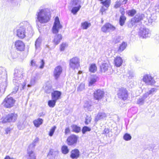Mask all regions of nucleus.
I'll return each mask as SVG.
<instances>
[{"label": "nucleus", "mask_w": 159, "mask_h": 159, "mask_svg": "<svg viewBox=\"0 0 159 159\" xmlns=\"http://www.w3.org/2000/svg\"><path fill=\"white\" fill-rule=\"evenodd\" d=\"M20 25L16 31V35L19 38L23 39L26 36L30 37L33 36V31L28 22L24 21L20 24Z\"/></svg>", "instance_id": "f257e3e1"}, {"label": "nucleus", "mask_w": 159, "mask_h": 159, "mask_svg": "<svg viewBox=\"0 0 159 159\" xmlns=\"http://www.w3.org/2000/svg\"><path fill=\"white\" fill-rule=\"evenodd\" d=\"M14 71L13 81L16 87L15 88V92H12L14 93L17 92L19 88L20 90L24 89L26 84L25 80L23 79L22 71L15 70Z\"/></svg>", "instance_id": "f03ea898"}, {"label": "nucleus", "mask_w": 159, "mask_h": 159, "mask_svg": "<svg viewBox=\"0 0 159 159\" xmlns=\"http://www.w3.org/2000/svg\"><path fill=\"white\" fill-rule=\"evenodd\" d=\"M36 22L40 24L48 22L50 18L49 16V10L44 6H41L37 11L35 14Z\"/></svg>", "instance_id": "7ed1b4c3"}, {"label": "nucleus", "mask_w": 159, "mask_h": 159, "mask_svg": "<svg viewBox=\"0 0 159 159\" xmlns=\"http://www.w3.org/2000/svg\"><path fill=\"white\" fill-rule=\"evenodd\" d=\"M39 140V138H36L34 140L33 142L29 146L27 149L28 159H36V156L33 150Z\"/></svg>", "instance_id": "20e7f679"}, {"label": "nucleus", "mask_w": 159, "mask_h": 159, "mask_svg": "<svg viewBox=\"0 0 159 159\" xmlns=\"http://www.w3.org/2000/svg\"><path fill=\"white\" fill-rule=\"evenodd\" d=\"M15 102V100L12 97L8 95L4 99L2 102V104L4 107L10 108L13 106Z\"/></svg>", "instance_id": "39448f33"}, {"label": "nucleus", "mask_w": 159, "mask_h": 159, "mask_svg": "<svg viewBox=\"0 0 159 159\" xmlns=\"http://www.w3.org/2000/svg\"><path fill=\"white\" fill-rule=\"evenodd\" d=\"M80 66V60L77 57L70 59L69 61V68L73 70L77 69Z\"/></svg>", "instance_id": "423d86ee"}, {"label": "nucleus", "mask_w": 159, "mask_h": 159, "mask_svg": "<svg viewBox=\"0 0 159 159\" xmlns=\"http://www.w3.org/2000/svg\"><path fill=\"white\" fill-rule=\"evenodd\" d=\"M17 115L15 113H11L8 114L6 117L3 118L2 122V123H5L7 122H14L17 119Z\"/></svg>", "instance_id": "0eeeda50"}, {"label": "nucleus", "mask_w": 159, "mask_h": 159, "mask_svg": "<svg viewBox=\"0 0 159 159\" xmlns=\"http://www.w3.org/2000/svg\"><path fill=\"white\" fill-rule=\"evenodd\" d=\"M62 28V26L60 24L59 18L57 16L55 19V21L52 28V32L53 34H56L59 32V29Z\"/></svg>", "instance_id": "6e6552de"}, {"label": "nucleus", "mask_w": 159, "mask_h": 159, "mask_svg": "<svg viewBox=\"0 0 159 159\" xmlns=\"http://www.w3.org/2000/svg\"><path fill=\"white\" fill-rule=\"evenodd\" d=\"M116 28L109 23H107L103 25L101 28V31L104 33L112 32L115 30Z\"/></svg>", "instance_id": "1a4fd4ad"}, {"label": "nucleus", "mask_w": 159, "mask_h": 159, "mask_svg": "<svg viewBox=\"0 0 159 159\" xmlns=\"http://www.w3.org/2000/svg\"><path fill=\"white\" fill-rule=\"evenodd\" d=\"M142 80L147 85H153L155 83V81L153 78L149 75H144Z\"/></svg>", "instance_id": "9d476101"}, {"label": "nucleus", "mask_w": 159, "mask_h": 159, "mask_svg": "<svg viewBox=\"0 0 159 159\" xmlns=\"http://www.w3.org/2000/svg\"><path fill=\"white\" fill-rule=\"evenodd\" d=\"M139 35L143 38H146L150 37L151 35V31L146 28H141L139 32Z\"/></svg>", "instance_id": "9b49d317"}, {"label": "nucleus", "mask_w": 159, "mask_h": 159, "mask_svg": "<svg viewBox=\"0 0 159 159\" xmlns=\"http://www.w3.org/2000/svg\"><path fill=\"white\" fill-rule=\"evenodd\" d=\"M118 95L119 98L125 100L128 98V92L125 89L123 88H121L118 93Z\"/></svg>", "instance_id": "f8f14e48"}, {"label": "nucleus", "mask_w": 159, "mask_h": 159, "mask_svg": "<svg viewBox=\"0 0 159 159\" xmlns=\"http://www.w3.org/2000/svg\"><path fill=\"white\" fill-rule=\"evenodd\" d=\"M134 18L137 22H138L141 20L142 21V23H145L146 25H147V18L145 17V15L143 14H137L136 15Z\"/></svg>", "instance_id": "ddd939ff"}, {"label": "nucleus", "mask_w": 159, "mask_h": 159, "mask_svg": "<svg viewBox=\"0 0 159 159\" xmlns=\"http://www.w3.org/2000/svg\"><path fill=\"white\" fill-rule=\"evenodd\" d=\"M77 139L78 138L75 135H70L67 139V143L69 145H73L77 143Z\"/></svg>", "instance_id": "4468645a"}, {"label": "nucleus", "mask_w": 159, "mask_h": 159, "mask_svg": "<svg viewBox=\"0 0 159 159\" xmlns=\"http://www.w3.org/2000/svg\"><path fill=\"white\" fill-rule=\"evenodd\" d=\"M62 69L61 66L56 67L53 71V75L55 79L57 80L60 77L62 72Z\"/></svg>", "instance_id": "2eb2a0df"}, {"label": "nucleus", "mask_w": 159, "mask_h": 159, "mask_svg": "<svg viewBox=\"0 0 159 159\" xmlns=\"http://www.w3.org/2000/svg\"><path fill=\"white\" fill-rule=\"evenodd\" d=\"M15 47L16 49L18 51H20L24 50L25 48V44L21 40H17L15 43Z\"/></svg>", "instance_id": "dca6fc26"}, {"label": "nucleus", "mask_w": 159, "mask_h": 159, "mask_svg": "<svg viewBox=\"0 0 159 159\" xmlns=\"http://www.w3.org/2000/svg\"><path fill=\"white\" fill-rule=\"evenodd\" d=\"M93 94L94 98L96 100H99L103 97L104 92L103 90L99 89L94 92Z\"/></svg>", "instance_id": "f3484780"}, {"label": "nucleus", "mask_w": 159, "mask_h": 159, "mask_svg": "<svg viewBox=\"0 0 159 159\" xmlns=\"http://www.w3.org/2000/svg\"><path fill=\"white\" fill-rule=\"evenodd\" d=\"M62 93L61 91L55 90L52 92L51 96L52 99H53L56 101L61 98Z\"/></svg>", "instance_id": "a211bd4d"}, {"label": "nucleus", "mask_w": 159, "mask_h": 159, "mask_svg": "<svg viewBox=\"0 0 159 159\" xmlns=\"http://www.w3.org/2000/svg\"><path fill=\"white\" fill-rule=\"evenodd\" d=\"M128 0H117L115 2V4L114 6V7L117 9L123 5L125 6Z\"/></svg>", "instance_id": "6ab92c4d"}, {"label": "nucleus", "mask_w": 159, "mask_h": 159, "mask_svg": "<svg viewBox=\"0 0 159 159\" xmlns=\"http://www.w3.org/2000/svg\"><path fill=\"white\" fill-rule=\"evenodd\" d=\"M80 156V152L78 150L75 149L71 152L70 157L73 159H77Z\"/></svg>", "instance_id": "aec40b11"}, {"label": "nucleus", "mask_w": 159, "mask_h": 159, "mask_svg": "<svg viewBox=\"0 0 159 159\" xmlns=\"http://www.w3.org/2000/svg\"><path fill=\"white\" fill-rule=\"evenodd\" d=\"M99 80L98 77L96 75H92L90 78L89 82V86H93Z\"/></svg>", "instance_id": "412c9836"}, {"label": "nucleus", "mask_w": 159, "mask_h": 159, "mask_svg": "<svg viewBox=\"0 0 159 159\" xmlns=\"http://www.w3.org/2000/svg\"><path fill=\"white\" fill-rule=\"evenodd\" d=\"M106 116V114L104 112H99L95 117V121L97 122L99 120L105 118Z\"/></svg>", "instance_id": "4be33fe9"}, {"label": "nucleus", "mask_w": 159, "mask_h": 159, "mask_svg": "<svg viewBox=\"0 0 159 159\" xmlns=\"http://www.w3.org/2000/svg\"><path fill=\"white\" fill-rule=\"evenodd\" d=\"M114 63L115 65L117 67L120 66L122 64L123 60L120 57H116L114 59Z\"/></svg>", "instance_id": "5701e85b"}, {"label": "nucleus", "mask_w": 159, "mask_h": 159, "mask_svg": "<svg viewBox=\"0 0 159 159\" xmlns=\"http://www.w3.org/2000/svg\"><path fill=\"white\" fill-rule=\"evenodd\" d=\"M157 18L156 14L153 13L151 15V16L149 17V19L147 18V20H146V21H147L148 24V23L151 24L152 22L155 21Z\"/></svg>", "instance_id": "b1692460"}, {"label": "nucleus", "mask_w": 159, "mask_h": 159, "mask_svg": "<svg viewBox=\"0 0 159 159\" xmlns=\"http://www.w3.org/2000/svg\"><path fill=\"white\" fill-rule=\"evenodd\" d=\"M62 36L61 34H56L54 36L53 41L56 45L58 44L62 39Z\"/></svg>", "instance_id": "393cba45"}, {"label": "nucleus", "mask_w": 159, "mask_h": 159, "mask_svg": "<svg viewBox=\"0 0 159 159\" xmlns=\"http://www.w3.org/2000/svg\"><path fill=\"white\" fill-rule=\"evenodd\" d=\"M81 1L80 0H72L70 5L71 7H77L81 6Z\"/></svg>", "instance_id": "a878e982"}, {"label": "nucleus", "mask_w": 159, "mask_h": 159, "mask_svg": "<svg viewBox=\"0 0 159 159\" xmlns=\"http://www.w3.org/2000/svg\"><path fill=\"white\" fill-rule=\"evenodd\" d=\"M109 67V64L107 63H103L101 65L100 71L102 72H105L107 71Z\"/></svg>", "instance_id": "bb28decb"}, {"label": "nucleus", "mask_w": 159, "mask_h": 159, "mask_svg": "<svg viewBox=\"0 0 159 159\" xmlns=\"http://www.w3.org/2000/svg\"><path fill=\"white\" fill-rule=\"evenodd\" d=\"M127 43L126 42H123L120 45L118 49V52H121L124 51L126 48Z\"/></svg>", "instance_id": "cd10ccee"}, {"label": "nucleus", "mask_w": 159, "mask_h": 159, "mask_svg": "<svg viewBox=\"0 0 159 159\" xmlns=\"http://www.w3.org/2000/svg\"><path fill=\"white\" fill-rule=\"evenodd\" d=\"M43 120L42 119L39 118L37 120H34L33 121V123L35 127H38L43 123Z\"/></svg>", "instance_id": "c85d7f7f"}, {"label": "nucleus", "mask_w": 159, "mask_h": 159, "mask_svg": "<svg viewBox=\"0 0 159 159\" xmlns=\"http://www.w3.org/2000/svg\"><path fill=\"white\" fill-rule=\"evenodd\" d=\"M97 70V67L95 64H92L90 65L89 68V72L94 73Z\"/></svg>", "instance_id": "c756f323"}, {"label": "nucleus", "mask_w": 159, "mask_h": 159, "mask_svg": "<svg viewBox=\"0 0 159 159\" xmlns=\"http://www.w3.org/2000/svg\"><path fill=\"white\" fill-rule=\"evenodd\" d=\"M91 25V23L86 21L81 23V27L84 30L87 29Z\"/></svg>", "instance_id": "7c9ffc66"}, {"label": "nucleus", "mask_w": 159, "mask_h": 159, "mask_svg": "<svg viewBox=\"0 0 159 159\" xmlns=\"http://www.w3.org/2000/svg\"><path fill=\"white\" fill-rule=\"evenodd\" d=\"M44 90L46 93H50L52 91V87L50 85H47L44 88Z\"/></svg>", "instance_id": "2f4dec72"}, {"label": "nucleus", "mask_w": 159, "mask_h": 159, "mask_svg": "<svg viewBox=\"0 0 159 159\" xmlns=\"http://www.w3.org/2000/svg\"><path fill=\"white\" fill-rule=\"evenodd\" d=\"M73 131L76 133L80 132L81 131V128L80 127L76 125H73L71 126Z\"/></svg>", "instance_id": "473e14b6"}, {"label": "nucleus", "mask_w": 159, "mask_h": 159, "mask_svg": "<svg viewBox=\"0 0 159 159\" xmlns=\"http://www.w3.org/2000/svg\"><path fill=\"white\" fill-rule=\"evenodd\" d=\"M126 18L124 15H121L119 19V24L121 26H123L125 23Z\"/></svg>", "instance_id": "72a5a7b5"}, {"label": "nucleus", "mask_w": 159, "mask_h": 159, "mask_svg": "<svg viewBox=\"0 0 159 159\" xmlns=\"http://www.w3.org/2000/svg\"><path fill=\"white\" fill-rule=\"evenodd\" d=\"M136 13V11L134 9L128 10L126 11V14L129 16H133Z\"/></svg>", "instance_id": "f704fd0d"}, {"label": "nucleus", "mask_w": 159, "mask_h": 159, "mask_svg": "<svg viewBox=\"0 0 159 159\" xmlns=\"http://www.w3.org/2000/svg\"><path fill=\"white\" fill-rule=\"evenodd\" d=\"M81 6H79L72 7L73 8L71 10V12L74 15H75L81 8Z\"/></svg>", "instance_id": "c9c22d12"}, {"label": "nucleus", "mask_w": 159, "mask_h": 159, "mask_svg": "<svg viewBox=\"0 0 159 159\" xmlns=\"http://www.w3.org/2000/svg\"><path fill=\"white\" fill-rule=\"evenodd\" d=\"M42 39L41 38H38L35 42V47L36 49L40 47Z\"/></svg>", "instance_id": "e433bc0d"}, {"label": "nucleus", "mask_w": 159, "mask_h": 159, "mask_svg": "<svg viewBox=\"0 0 159 159\" xmlns=\"http://www.w3.org/2000/svg\"><path fill=\"white\" fill-rule=\"evenodd\" d=\"M57 101L53 99L50 100L48 101V104L49 107H53L55 105Z\"/></svg>", "instance_id": "4c0bfd02"}, {"label": "nucleus", "mask_w": 159, "mask_h": 159, "mask_svg": "<svg viewBox=\"0 0 159 159\" xmlns=\"http://www.w3.org/2000/svg\"><path fill=\"white\" fill-rule=\"evenodd\" d=\"M36 83V77L34 76L32 77L30 81V84H28V87H30L35 84Z\"/></svg>", "instance_id": "58836bf2"}, {"label": "nucleus", "mask_w": 159, "mask_h": 159, "mask_svg": "<svg viewBox=\"0 0 159 159\" xmlns=\"http://www.w3.org/2000/svg\"><path fill=\"white\" fill-rule=\"evenodd\" d=\"M111 2V0H105L104 1H102L101 3L104 6L107 8L110 5Z\"/></svg>", "instance_id": "ea45409f"}, {"label": "nucleus", "mask_w": 159, "mask_h": 159, "mask_svg": "<svg viewBox=\"0 0 159 159\" xmlns=\"http://www.w3.org/2000/svg\"><path fill=\"white\" fill-rule=\"evenodd\" d=\"M137 22L135 21L134 18L131 19V20L128 22V26L129 28H131L135 25Z\"/></svg>", "instance_id": "a19ab883"}, {"label": "nucleus", "mask_w": 159, "mask_h": 159, "mask_svg": "<svg viewBox=\"0 0 159 159\" xmlns=\"http://www.w3.org/2000/svg\"><path fill=\"white\" fill-rule=\"evenodd\" d=\"M61 151L62 153L65 154H67L69 152V150L68 147L65 145L63 146L62 147Z\"/></svg>", "instance_id": "79ce46f5"}, {"label": "nucleus", "mask_w": 159, "mask_h": 159, "mask_svg": "<svg viewBox=\"0 0 159 159\" xmlns=\"http://www.w3.org/2000/svg\"><path fill=\"white\" fill-rule=\"evenodd\" d=\"M52 150H50L48 154V157L50 159H53L54 158L55 156V154H54Z\"/></svg>", "instance_id": "37998d69"}, {"label": "nucleus", "mask_w": 159, "mask_h": 159, "mask_svg": "<svg viewBox=\"0 0 159 159\" xmlns=\"http://www.w3.org/2000/svg\"><path fill=\"white\" fill-rule=\"evenodd\" d=\"M91 130L90 128L87 126H84L82 128V132L83 134H85L86 132L90 131Z\"/></svg>", "instance_id": "c03bdc74"}, {"label": "nucleus", "mask_w": 159, "mask_h": 159, "mask_svg": "<svg viewBox=\"0 0 159 159\" xmlns=\"http://www.w3.org/2000/svg\"><path fill=\"white\" fill-rule=\"evenodd\" d=\"M145 100L142 97L138 99L137 103L139 105H142L143 104Z\"/></svg>", "instance_id": "a18cd8bd"}, {"label": "nucleus", "mask_w": 159, "mask_h": 159, "mask_svg": "<svg viewBox=\"0 0 159 159\" xmlns=\"http://www.w3.org/2000/svg\"><path fill=\"white\" fill-rule=\"evenodd\" d=\"M123 138L125 140L128 141L131 139V137L129 134L126 133L124 135Z\"/></svg>", "instance_id": "49530a36"}, {"label": "nucleus", "mask_w": 159, "mask_h": 159, "mask_svg": "<svg viewBox=\"0 0 159 159\" xmlns=\"http://www.w3.org/2000/svg\"><path fill=\"white\" fill-rule=\"evenodd\" d=\"M56 127L55 126H54L51 129L49 134V136H52L53 135L56 129Z\"/></svg>", "instance_id": "de8ad7c7"}, {"label": "nucleus", "mask_w": 159, "mask_h": 159, "mask_svg": "<svg viewBox=\"0 0 159 159\" xmlns=\"http://www.w3.org/2000/svg\"><path fill=\"white\" fill-rule=\"evenodd\" d=\"M157 91V89L156 88H152L148 92L149 95H153Z\"/></svg>", "instance_id": "09e8293b"}, {"label": "nucleus", "mask_w": 159, "mask_h": 159, "mask_svg": "<svg viewBox=\"0 0 159 159\" xmlns=\"http://www.w3.org/2000/svg\"><path fill=\"white\" fill-rule=\"evenodd\" d=\"M67 46V44L65 43H62L60 45V50L61 51H64L65 48Z\"/></svg>", "instance_id": "8fccbe9b"}, {"label": "nucleus", "mask_w": 159, "mask_h": 159, "mask_svg": "<svg viewBox=\"0 0 159 159\" xmlns=\"http://www.w3.org/2000/svg\"><path fill=\"white\" fill-rule=\"evenodd\" d=\"M84 84L83 83H81L78 87L77 90L78 91H81L84 89Z\"/></svg>", "instance_id": "3c124183"}, {"label": "nucleus", "mask_w": 159, "mask_h": 159, "mask_svg": "<svg viewBox=\"0 0 159 159\" xmlns=\"http://www.w3.org/2000/svg\"><path fill=\"white\" fill-rule=\"evenodd\" d=\"M91 117L87 116L85 118V124L86 125H88L89 123L91 122Z\"/></svg>", "instance_id": "603ef678"}, {"label": "nucleus", "mask_w": 159, "mask_h": 159, "mask_svg": "<svg viewBox=\"0 0 159 159\" xmlns=\"http://www.w3.org/2000/svg\"><path fill=\"white\" fill-rule=\"evenodd\" d=\"M11 56L13 59H15L17 57L18 55L16 52H13L11 53Z\"/></svg>", "instance_id": "864d4df0"}, {"label": "nucleus", "mask_w": 159, "mask_h": 159, "mask_svg": "<svg viewBox=\"0 0 159 159\" xmlns=\"http://www.w3.org/2000/svg\"><path fill=\"white\" fill-rule=\"evenodd\" d=\"M120 12L121 14V15H124L125 12V11L124 8L123 7V6L120 7Z\"/></svg>", "instance_id": "5fc2aeb1"}, {"label": "nucleus", "mask_w": 159, "mask_h": 159, "mask_svg": "<svg viewBox=\"0 0 159 159\" xmlns=\"http://www.w3.org/2000/svg\"><path fill=\"white\" fill-rule=\"evenodd\" d=\"M121 40L120 37L118 36L116 37L114 40V42L115 43H116L120 42Z\"/></svg>", "instance_id": "6e6d98bb"}, {"label": "nucleus", "mask_w": 159, "mask_h": 159, "mask_svg": "<svg viewBox=\"0 0 159 159\" xmlns=\"http://www.w3.org/2000/svg\"><path fill=\"white\" fill-rule=\"evenodd\" d=\"M149 95L148 92H147L146 93L144 94L143 96L142 97L144 100L146 99V98H147Z\"/></svg>", "instance_id": "4d7b16f0"}, {"label": "nucleus", "mask_w": 159, "mask_h": 159, "mask_svg": "<svg viewBox=\"0 0 159 159\" xmlns=\"http://www.w3.org/2000/svg\"><path fill=\"white\" fill-rule=\"evenodd\" d=\"M41 65L39 67L41 69H42L43 68L44 65V62L43 60H42L41 61Z\"/></svg>", "instance_id": "13d9d810"}, {"label": "nucleus", "mask_w": 159, "mask_h": 159, "mask_svg": "<svg viewBox=\"0 0 159 159\" xmlns=\"http://www.w3.org/2000/svg\"><path fill=\"white\" fill-rule=\"evenodd\" d=\"M109 132V129L108 128H105L104 129L102 134H108Z\"/></svg>", "instance_id": "bf43d9fd"}, {"label": "nucleus", "mask_w": 159, "mask_h": 159, "mask_svg": "<svg viewBox=\"0 0 159 159\" xmlns=\"http://www.w3.org/2000/svg\"><path fill=\"white\" fill-rule=\"evenodd\" d=\"M70 129L69 128H66L65 129V134H67L70 132Z\"/></svg>", "instance_id": "052dcab7"}, {"label": "nucleus", "mask_w": 159, "mask_h": 159, "mask_svg": "<svg viewBox=\"0 0 159 159\" xmlns=\"http://www.w3.org/2000/svg\"><path fill=\"white\" fill-rule=\"evenodd\" d=\"M10 130H11V129L10 128H6L5 130V131L6 134H9V133H10Z\"/></svg>", "instance_id": "680f3d73"}, {"label": "nucleus", "mask_w": 159, "mask_h": 159, "mask_svg": "<svg viewBox=\"0 0 159 159\" xmlns=\"http://www.w3.org/2000/svg\"><path fill=\"white\" fill-rule=\"evenodd\" d=\"M107 10V9L103 7H102L100 9V11L102 13V14H103V12Z\"/></svg>", "instance_id": "e2e57ef3"}, {"label": "nucleus", "mask_w": 159, "mask_h": 159, "mask_svg": "<svg viewBox=\"0 0 159 159\" xmlns=\"http://www.w3.org/2000/svg\"><path fill=\"white\" fill-rule=\"evenodd\" d=\"M128 74L129 75H128V76L129 77H130L131 78L134 77V75H133V73L132 72H131L130 71H129Z\"/></svg>", "instance_id": "0e129e2a"}, {"label": "nucleus", "mask_w": 159, "mask_h": 159, "mask_svg": "<svg viewBox=\"0 0 159 159\" xmlns=\"http://www.w3.org/2000/svg\"><path fill=\"white\" fill-rule=\"evenodd\" d=\"M31 65L32 66H35V63L34 60H32L31 62Z\"/></svg>", "instance_id": "69168bd1"}, {"label": "nucleus", "mask_w": 159, "mask_h": 159, "mask_svg": "<svg viewBox=\"0 0 159 159\" xmlns=\"http://www.w3.org/2000/svg\"><path fill=\"white\" fill-rule=\"evenodd\" d=\"M155 7L156 10L157 9H159V0L158 2L156 4Z\"/></svg>", "instance_id": "338daca9"}, {"label": "nucleus", "mask_w": 159, "mask_h": 159, "mask_svg": "<svg viewBox=\"0 0 159 159\" xmlns=\"http://www.w3.org/2000/svg\"><path fill=\"white\" fill-rule=\"evenodd\" d=\"M44 115H45V114L43 112H42V113H39V116L41 117L42 116H44Z\"/></svg>", "instance_id": "774afa93"}]
</instances>
